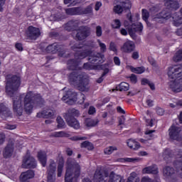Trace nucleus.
<instances>
[{
  "label": "nucleus",
  "mask_w": 182,
  "mask_h": 182,
  "mask_svg": "<svg viewBox=\"0 0 182 182\" xmlns=\"http://www.w3.org/2000/svg\"><path fill=\"white\" fill-rule=\"evenodd\" d=\"M142 173L143 174H159V167L156 164H152L151 166L144 168Z\"/></svg>",
  "instance_id": "24"
},
{
  "label": "nucleus",
  "mask_w": 182,
  "mask_h": 182,
  "mask_svg": "<svg viewBox=\"0 0 182 182\" xmlns=\"http://www.w3.org/2000/svg\"><path fill=\"white\" fill-rule=\"evenodd\" d=\"M120 5H116L113 8V12L117 15L123 14V11H128L132 8L130 0H119Z\"/></svg>",
  "instance_id": "13"
},
{
  "label": "nucleus",
  "mask_w": 182,
  "mask_h": 182,
  "mask_svg": "<svg viewBox=\"0 0 182 182\" xmlns=\"http://www.w3.org/2000/svg\"><path fill=\"white\" fill-rule=\"evenodd\" d=\"M100 69L102 70H103V73L102 74V76H105L107 75V73H109V64L108 63H105V64H102L100 65Z\"/></svg>",
  "instance_id": "43"
},
{
  "label": "nucleus",
  "mask_w": 182,
  "mask_h": 182,
  "mask_svg": "<svg viewBox=\"0 0 182 182\" xmlns=\"http://www.w3.org/2000/svg\"><path fill=\"white\" fill-rule=\"evenodd\" d=\"M56 122L58 123V129H65L66 127V123H65V121L63 119H62V117L58 116L56 119Z\"/></svg>",
  "instance_id": "41"
},
{
  "label": "nucleus",
  "mask_w": 182,
  "mask_h": 182,
  "mask_svg": "<svg viewBox=\"0 0 182 182\" xmlns=\"http://www.w3.org/2000/svg\"><path fill=\"white\" fill-rule=\"evenodd\" d=\"M114 63L116 66H120L122 62L120 61V58L117 56L114 57Z\"/></svg>",
  "instance_id": "61"
},
{
  "label": "nucleus",
  "mask_w": 182,
  "mask_h": 182,
  "mask_svg": "<svg viewBox=\"0 0 182 182\" xmlns=\"http://www.w3.org/2000/svg\"><path fill=\"white\" fill-rule=\"evenodd\" d=\"M48 175L55 176V173H56V162L55 160L50 159V164L48 168H47Z\"/></svg>",
  "instance_id": "26"
},
{
  "label": "nucleus",
  "mask_w": 182,
  "mask_h": 182,
  "mask_svg": "<svg viewBox=\"0 0 182 182\" xmlns=\"http://www.w3.org/2000/svg\"><path fill=\"white\" fill-rule=\"evenodd\" d=\"M129 69L132 73H136V75H141V73L146 72V68L143 66L134 68L133 65H130Z\"/></svg>",
  "instance_id": "31"
},
{
  "label": "nucleus",
  "mask_w": 182,
  "mask_h": 182,
  "mask_svg": "<svg viewBox=\"0 0 182 182\" xmlns=\"http://www.w3.org/2000/svg\"><path fill=\"white\" fill-rule=\"evenodd\" d=\"M63 167H65V160L63 158H60L58 160V164L57 166V176L62 177V173H63Z\"/></svg>",
  "instance_id": "27"
},
{
  "label": "nucleus",
  "mask_w": 182,
  "mask_h": 182,
  "mask_svg": "<svg viewBox=\"0 0 182 182\" xmlns=\"http://www.w3.org/2000/svg\"><path fill=\"white\" fill-rule=\"evenodd\" d=\"M89 14H93V8L92 6H87L85 9L80 7V15H89Z\"/></svg>",
  "instance_id": "37"
},
{
  "label": "nucleus",
  "mask_w": 182,
  "mask_h": 182,
  "mask_svg": "<svg viewBox=\"0 0 182 182\" xmlns=\"http://www.w3.org/2000/svg\"><path fill=\"white\" fill-rule=\"evenodd\" d=\"M141 182H153V179L150 178L147 176H144L141 180Z\"/></svg>",
  "instance_id": "64"
},
{
  "label": "nucleus",
  "mask_w": 182,
  "mask_h": 182,
  "mask_svg": "<svg viewBox=\"0 0 182 182\" xmlns=\"http://www.w3.org/2000/svg\"><path fill=\"white\" fill-rule=\"evenodd\" d=\"M171 18V12L167 10H163L152 16L153 22L156 23H166Z\"/></svg>",
  "instance_id": "11"
},
{
  "label": "nucleus",
  "mask_w": 182,
  "mask_h": 182,
  "mask_svg": "<svg viewBox=\"0 0 182 182\" xmlns=\"http://www.w3.org/2000/svg\"><path fill=\"white\" fill-rule=\"evenodd\" d=\"M46 51L47 53H58V56H63L65 55V46L60 43H54L46 47Z\"/></svg>",
  "instance_id": "10"
},
{
  "label": "nucleus",
  "mask_w": 182,
  "mask_h": 182,
  "mask_svg": "<svg viewBox=\"0 0 182 182\" xmlns=\"http://www.w3.org/2000/svg\"><path fill=\"white\" fill-rule=\"evenodd\" d=\"M21 77L18 75H12L8 79L6 85V93L8 96L13 97V111L16 116H22L23 113V107H22V97L17 96L16 98L15 92H18V90L21 87Z\"/></svg>",
  "instance_id": "2"
},
{
  "label": "nucleus",
  "mask_w": 182,
  "mask_h": 182,
  "mask_svg": "<svg viewBox=\"0 0 182 182\" xmlns=\"http://www.w3.org/2000/svg\"><path fill=\"white\" fill-rule=\"evenodd\" d=\"M164 176L165 177L166 181H177V174H176V170H174V168L173 167L166 166L164 168Z\"/></svg>",
  "instance_id": "15"
},
{
  "label": "nucleus",
  "mask_w": 182,
  "mask_h": 182,
  "mask_svg": "<svg viewBox=\"0 0 182 182\" xmlns=\"http://www.w3.org/2000/svg\"><path fill=\"white\" fill-rule=\"evenodd\" d=\"M37 157L38 161L41 163L43 167H46V163H48V155L44 151H39L37 153Z\"/></svg>",
  "instance_id": "23"
},
{
  "label": "nucleus",
  "mask_w": 182,
  "mask_h": 182,
  "mask_svg": "<svg viewBox=\"0 0 182 182\" xmlns=\"http://www.w3.org/2000/svg\"><path fill=\"white\" fill-rule=\"evenodd\" d=\"M98 123V120L92 119L90 118H87L85 120V124L87 127H95L97 126Z\"/></svg>",
  "instance_id": "34"
},
{
  "label": "nucleus",
  "mask_w": 182,
  "mask_h": 182,
  "mask_svg": "<svg viewBox=\"0 0 182 182\" xmlns=\"http://www.w3.org/2000/svg\"><path fill=\"white\" fill-rule=\"evenodd\" d=\"M56 178L55 175H48L47 176V182H55Z\"/></svg>",
  "instance_id": "57"
},
{
  "label": "nucleus",
  "mask_w": 182,
  "mask_h": 182,
  "mask_svg": "<svg viewBox=\"0 0 182 182\" xmlns=\"http://www.w3.org/2000/svg\"><path fill=\"white\" fill-rule=\"evenodd\" d=\"M168 132L171 141H181V127L173 124L168 129Z\"/></svg>",
  "instance_id": "8"
},
{
  "label": "nucleus",
  "mask_w": 182,
  "mask_h": 182,
  "mask_svg": "<svg viewBox=\"0 0 182 182\" xmlns=\"http://www.w3.org/2000/svg\"><path fill=\"white\" fill-rule=\"evenodd\" d=\"M5 139H6L5 134L0 133V146L1 144H4V143H5Z\"/></svg>",
  "instance_id": "62"
},
{
  "label": "nucleus",
  "mask_w": 182,
  "mask_h": 182,
  "mask_svg": "<svg viewBox=\"0 0 182 182\" xmlns=\"http://www.w3.org/2000/svg\"><path fill=\"white\" fill-rule=\"evenodd\" d=\"M80 58H71L67 61L68 70H72L73 72L75 70H82V67L79 66L80 65Z\"/></svg>",
  "instance_id": "16"
},
{
  "label": "nucleus",
  "mask_w": 182,
  "mask_h": 182,
  "mask_svg": "<svg viewBox=\"0 0 182 182\" xmlns=\"http://www.w3.org/2000/svg\"><path fill=\"white\" fill-rule=\"evenodd\" d=\"M8 113V107L4 105V103L0 104V114H6Z\"/></svg>",
  "instance_id": "49"
},
{
  "label": "nucleus",
  "mask_w": 182,
  "mask_h": 182,
  "mask_svg": "<svg viewBox=\"0 0 182 182\" xmlns=\"http://www.w3.org/2000/svg\"><path fill=\"white\" fill-rule=\"evenodd\" d=\"M129 89V85L127 82H122L119 85L117 86V90L119 92H127Z\"/></svg>",
  "instance_id": "36"
},
{
  "label": "nucleus",
  "mask_w": 182,
  "mask_h": 182,
  "mask_svg": "<svg viewBox=\"0 0 182 182\" xmlns=\"http://www.w3.org/2000/svg\"><path fill=\"white\" fill-rule=\"evenodd\" d=\"M135 49L136 44L132 41H126L122 47V50H123L124 53H132V52H134Z\"/></svg>",
  "instance_id": "20"
},
{
  "label": "nucleus",
  "mask_w": 182,
  "mask_h": 182,
  "mask_svg": "<svg viewBox=\"0 0 182 182\" xmlns=\"http://www.w3.org/2000/svg\"><path fill=\"white\" fill-rule=\"evenodd\" d=\"M22 167L23 168H36V160L31 156H26L23 159Z\"/></svg>",
  "instance_id": "17"
},
{
  "label": "nucleus",
  "mask_w": 182,
  "mask_h": 182,
  "mask_svg": "<svg viewBox=\"0 0 182 182\" xmlns=\"http://www.w3.org/2000/svg\"><path fill=\"white\" fill-rule=\"evenodd\" d=\"M14 146H15V144L12 141L7 144L3 151V156L4 159H10V157H12V154H14Z\"/></svg>",
  "instance_id": "19"
},
{
  "label": "nucleus",
  "mask_w": 182,
  "mask_h": 182,
  "mask_svg": "<svg viewBox=\"0 0 182 182\" xmlns=\"http://www.w3.org/2000/svg\"><path fill=\"white\" fill-rule=\"evenodd\" d=\"M131 58L134 60H137V59H139V58H140V54L139 53V51H134L132 54Z\"/></svg>",
  "instance_id": "56"
},
{
  "label": "nucleus",
  "mask_w": 182,
  "mask_h": 182,
  "mask_svg": "<svg viewBox=\"0 0 182 182\" xmlns=\"http://www.w3.org/2000/svg\"><path fill=\"white\" fill-rule=\"evenodd\" d=\"M130 81L136 85L137 83V76L134 74H132L131 76L129 77Z\"/></svg>",
  "instance_id": "59"
},
{
  "label": "nucleus",
  "mask_w": 182,
  "mask_h": 182,
  "mask_svg": "<svg viewBox=\"0 0 182 182\" xmlns=\"http://www.w3.org/2000/svg\"><path fill=\"white\" fill-rule=\"evenodd\" d=\"M168 79L182 80V65H173L168 68Z\"/></svg>",
  "instance_id": "9"
},
{
  "label": "nucleus",
  "mask_w": 182,
  "mask_h": 182,
  "mask_svg": "<svg viewBox=\"0 0 182 182\" xmlns=\"http://www.w3.org/2000/svg\"><path fill=\"white\" fill-rule=\"evenodd\" d=\"M41 36V30L39 28L33 26H29L26 31V37L30 41H36Z\"/></svg>",
  "instance_id": "14"
},
{
  "label": "nucleus",
  "mask_w": 182,
  "mask_h": 182,
  "mask_svg": "<svg viewBox=\"0 0 182 182\" xmlns=\"http://www.w3.org/2000/svg\"><path fill=\"white\" fill-rule=\"evenodd\" d=\"M94 180H95L96 182H101L105 180V178L103 177V173H102V170L97 169L95 171V173L94 174Z\"/></svg>",
  "instance_id": "32"
},
{
  "label": "nucleus",
  "mask_w": 182,
  "mask_h": 182,
  "mask_svg": "<svg viewBox=\"0 0 182 182\" xmlns=\"http://www.w3.org/2000/svg\"><path fill=\"white\" fill-rule=\"evenodd\" d=\"M65 175V182H77L80 177V165L73 159H68Z\"/></svg>",
  "instance_id": "4"
},
{
  "label": "nucleus",
  "mask_w": 182,
  "mask_h": 182,
  "mask_svg": "<svg viewBox=\"0 0 182 182\" xmlns=\"http://www.w3.org/2000/svg\"><path fill=\"white\" fill-rule=\"evenodd\" d=\"M86 46H87L86 44H74L71 46V49L75 52L74 54L75 58L86 59L87 58L88 62L83 64L81 67L82 70H94L105 62V54L86 49Z\"/></svg>",
  "instance_id": "1"
},
{
  "label": "nucleus",
  "mask_w": 182,
  "mask_h": 182,
  "mask_svg": "<svg viewBox=\"0 0 182 182\" xmlns=\"http://www.w3.org/2000/svg\"><path fill=\"white\" fill-rule=\"evenodd\" d=\"M127 182H139V180L136 178L135 172H132L127 178Z\"/></svg>",
  "instance_id": "45"
},
{
  "label": "nucleus",
  "mask_w": 182,
  "mask_h": 182,
  "mask_svg": "<svg viewBox=\"0 0 182 182\" xmlns=\"http://www.w3.org/2000/svg\"><path fill=\"white\" fill-rule=\"evenodd\" d=\"M164 1L165 6L168 9H171V11H177L180 8V4L176 0H164Z\"/></svg>",
  "instance_id": "21"
},
{
  "label": "nucleus",
  "mask_w": 182,
  "mask_h": 182,
  "mask_svg": "<svg viewBox=\"0 0 182 182\" xmlns=\"http://www.w3.org/2000/svg\"><path fill=\"white\" fill-rule=\"evenodd\" d=\"M96 113V108L93 106H90L88 109V114H95Z\"/></svg>",
  "instance_id": "63"
},
{
  "label": "nucleus",
  "mask_w": 182,
  "mask_h": 182,
  "mask_svg": "<svg viewBox=\"0 0 182 182\" xmlns=\"http://www.w3.org/2000/svg\"><path fill=\"white\" fill-rule=\"evenodd\" d=\"M173 59V62H181V60H182V50L181 49L176 51Z\"/></svg>",
  "instance_id": "42"
},
{
  "label": "nucleus",
  "mask_w": 182,
  "mask_h": 182,
  "mask_svg": "<svg viewBox=\"0 0 182 182\" xmlns=\"http://www.w3.org/2000/svg\"><path fill=\"white\" fill-rule=\"evenodd\" d=\"M50 38H53L54 39H59L60 34L56 31H52L49 33Z\"/></svg>",
  "instance_id": "53"
},
{
  "label": "nucleus",
  "mask_w": 182,
  "mask_h": 182,
  "mask_svg": "<svg viewBox=\"0 0 182 182\" xmlns=\"http://www.w3.org/2000/svg\"><path fill=\"white\" fill-rule=\"evenodd\" d=\"M173 21V24L174 26H179L182 23V16H180L179 13H175L172 16Z\"/></svg>",
  "instance_id": "30"
},
{
  "label": "nucleus",
  "mask_w": 182,
  "mask_h": 182,
  "mask_svg": "<svg viewBox=\"0 0 182 182\" xmlns=\"http://www.w3.org/2000/svg\"><path fill=\"white\" fill-rule=\"evenodd\" d=\"M97 43L99 44V46L100 48V51L102 53V55H103V53H105V52H106V50H107V48L106 47V44H105L104 43L100 42V40L98 39L97 40Z\"/></svg>",
  "instance_id": "46"
},
{
  "label": "nucleus",
  "mask_w": 182,
  "mask_h": 182,
  "mask_svg": "<svg viewBox=\"0 0 182 182\" xmlns=\"http://www.w3.org/2000/svg\"><path fill=\"white\" fill-rule=\"evenodd\" d=\"M43 103V97L38 93L28 91L24 97V110L27 114H31L35 106H41Z\"/></svg>",
  "instance_id": "5"
},
{
  "label": "nucleus",
  "mask_w": 182,
  "mask_h": 182,
  "mask_svg": "<svg viewBox=\"0 0 182 182\" xmlns=\"http://www.w3.org/2000/svg\"><path fill=\"white\" fill-rule=\"evenodd\" d=\"M134 29L135 30V32H139V33H141L143 32V23H139L135 25Z\"/></svg>",
  "instance_id": "50"
},
{
  "label": "nucleus",
  "mask_w": 182,
  "mask_h": 182,
  "mask_svg": "<svg viewBox=\"0 0 182 182\" xmlns=\"http://www.w3.org/2000/svg\"><path fill=\"white\" fill-rule=\"evenodd\" d=\"M81 147L83 149H87V150H93L95 149V146H93V144L89 141H85L81 143Z\"/></svg>",
  "instance_id": "40"
},
{
  "label": "nucleus",
  "mask_w": 182,
  "mask_h": 182,
  "mask_svg": "<svg viewBox=\"0 0 182 182\" xmlns=\"http://www.w3.org/2000/svg\"><path fill=\"white\" fill-rule=\"evenodd\" d=\"M173 156H174V152L173 151V150L170 149L169 148H166L164 149L163 153V157L164 160L172 159Z\"/></svg>",
  "instance_id": "33"
},
{
  "label": "nucleus",
  "mask_w": 182,
  "mask_h": 182,
  "mask_svg": "<svg viewBox=\"0 0 182 182\" xmlns=\"http://www.w3.org/2000/svg\"><path fill=\"white\" fill-rule=\"evenodd\" d=\"M111 26L113 29H120V27L122 26V22L119 19H114V23H112Z\"/></svg>",
  "instance_id": "44"
},
{
  "label": "nucleus",
  "mask_w": 182,
  "mask_h": 182,
  "mask_svg": "<svg viewBox=\"0 0 182 182\" xmlns=\"http://www.w3.org/2000/svg\"><path fill=\"white\" fill-rule=\"evenodd\" d=\"M64 5H76L77 4V0H64Z\"/></svg>",
  "instance_id": "54"
},
{
  "label": "nucleus",
  "mask_w": 182,
  "mask_h": 182,
  "mask_svg": "<svg viewBox=\"0 0 182 182\" xmlns=\"http://www.w3.org/2000/svg\"><path fill=\"white\" fill-rule=\"evenodd\" d=\"M64 29L68 32H73L72 36L75 41H85L90 36V27L87 26H80L79 27V21L71 20L64 24Z\"/></svg>",
  "instance_id": "3"
},
{
  "label": "nucleus",
  "mask_w": 182,
  "mask_h": 182,
  "mask_svg": "<svg viewBox=\"0 0 182 182\" xmlns=\"http://www.w3.org/2000/svg\"><path fill=\"white\" fill-rule=\"evenodd\" d=\"M170 89L174 93H180L182 92V80H171L168 83Z\"/></svg>",
  "instance_id": "18"
},
{
  "label": "nucleus",
  "mask_w": 182,
  "mask_h": 182,
  "mask_svg": "<svg viewBox=\"0 0 182 182\" xmlns=\"http://www.w3.org/2000/svg\"><path fill=\"white\" fill-rule=\"evenodd\" d=\"M65 14L71 16H73L75 15H80V7L66 9Z\"/></svg>",
  "instance_id": "28"
},
{
  "label": "nucleus",
  "mask_w": 182,
  "mask_h": 182,
  "mask_svg": "<svg viewBox=\"0 0 182 182\" xmlns=\"http://www.w3.org/2000/svg\"><path fill=\"white\" fill-rule=\"evenodd\" d=\"M124 26L131 38L136 37V31L134 30V27H133V25H125Z\"/></svg>",
  "instance_id": "38"
},
{
  "label": "nucleus",
  "mask_w": 182,
  "mask_h": 182,
  "mask_svg": "<svg viewBox=\"0 0 182 182\" xmlns=\"http://www.w3.org/2000/svg\"><path fill=\"white\" fill-rule=\"evenodd\" d=\"M173 166L176 168L178 177L182 178V154L181 155L179 160H176L173 162Z\"/></svg>",
  "instance_id": "25"
},
{
  "label": "nucleus",
  "mask_w": 182,
  "mask_h": 182,
  "mask_svg": "<svg viewBox=\"0 0 182 182\" xmlns=\"http://www.w3.org/2000/svg\"><path fill=\"white\" fill-rule=\"evenodd\" d=\"M46 113H48V112L46 111H42L41 112H38L36 114V117H38L39 119H46Z\"/></svg>",
  "instance_id": "55"
},
{
  "label": "nucleus",
  "mask_w": 182,
  "mask_h": 182,
  "mask_svg": "<svg viewBox=\"0 0 182 182\" xmlns=\"http://www.w3.org/2000/svg\"><path fill=\"white\" fill-rule=\"evenodd\" d=\"M149 18H150V13L147 9H142V19L146 21L147 26H151V24L149 22Z\"/></svg>",
  "instance_id": "35"
},
{
  "label": "nucleus",
  "mask_w": 182,
  "mask_h": 182,
  "mask_svg": "<svg viewBox=\"0 0 182 182\" xmlns=\"http://www.w3.org/2000/svg\"><path fill=\"white\" fill-rule=\"evenodd\" d=\"M33 177H35V171H33V170H28L21 173L20 181L21 182H26L28 181V180L33 178Z\"/></svg>",
  "instance_id": "22"
},
{
  "label": "nucleus",
  "mask_w": 182,
  "mask_h": 182,
  "mask_svg": "<svg viewBox=\"0 0 182 182\" xmlns=\"http://www.w3.org/2000/svg\"><path fill=\"white\" fill-rule=\"evenodd\" d=\"M156 114H159V116H163V114H164V109L158 107H156Z\"/></svg>",
  "instance_id": "60"
},
{
  "label": "nucleus",
  "mask_w": 182,
  "mask_h": 182,
  "mask_svg": "<svg viewBox=\"0 0 182 182\" xmlns=\"http://www.w3.org/2000/svg\"><path fill=\"white\" fill-rule=\"evenodd\" d=\"M15 48L19 52H22L23 50V46H22V43H16L15 44Z\"/></svg>",
  "instance_id": "58"
},
{
  "label": "nucleus",
  "mask_w": 182,
  "mask_h": 182,
  "mask_svg": "<svg viewBox=\"0 0 182 182\" xmlns=\"http://www.w3.org/2000/svg\"><path fill=\"white\" fill-rule=\"evenodd\" d=\"M109 50H111L112 52H114V53L117 55V46H116V43H114V42L113 41L110 42Z\"/></svg>",
  "instance_id": "47"
},
{
  "label": "nucleus",
  "mask_w": 182,
  "mask_h": 182,
  "mask_svg": "<svg viewBox=\"0 0 182 182\" xmlns=\"http://www.w3.org/2000/svg\"><path fill=\"white\" fill-rule=\"evenodd\" d=\"M102 34L103 31H102V26H97L96 27V36H97V38H100V36H102Z\"/></svg>",
  "instance_id": "52"
},
{
  "label": "nucleus",
  "mask_w": 182,
  "mask_h": 182,
  "mask_svg": "<svg viewBox=\"0 0 182 182\" xmlns=\"http://www.w3.org/2000/svg\"><path fill=\"white\" fill-rule=\"evenodd\" d=\"M128 147L132 150H139L140 143L136 141L134 139H129L127 142Z\"/></svg>",
  "instance_id": "29"
},
{
  "label": "nucleus",
  "mask_w": 182,
  "mask_h": 182,
  "mask_svg": "<svg viewBox=\"0 0 182 182\" xmlns=\"http://www.w3.org/2000/svg\"><path fill=\"white\" fill-rule=\"evenodd\" d=\"M87 137L86 136H74L70 138V140L73 141H79V140H86Z\"/></svg>",
  "instance_id": "51"
},
{
  "label": "nucleus",
  "mask_w": 182,
  "mask_h": 182,
  "mask_svg": "<svg viewBox=\"0 0 182 182\" xmlns=\"http://www.w3.org/2000/svg\"><path fill=\"white\" fill-rule=\"evenodd\" d=\"M62 100L67 103V105L72 106V105H75L77 102V93L70 90H68L64 92Z\"/></svg>",
  "instance_id": "12"
},
{
  "label": "nucleus",
  "mask_w": 182,
  "mask_h": 182,
  "mask_svg": "<svg viewBox=\"0 0 182 182\" xmlns=\"http://www.w3.org/2000/svg\"><path fill=\"white\" fill-rule=\"evenodd\" d=\"M53 137H70V134L65 132V131H60L55 132L53 134Z\"/></svg>",
  "instance_id": "39"
},
{
  "label": "nucleus",
  "mask_w": 182,
  "mask_h": 182,
  "mask_svg": "<svg viewBox=\"0 0 182 182\" xmlns=\"http://www.w3.org/2000/svg\"><path fill=\"white\" fill-rule=\"evenodd\" d=\"M80 112L75 108H70L67 112L64 114L63 117L70 127H73L75 130L80 129V123L76 117H79Z\"/></svg>",
  "instance_id": "7"
},
{
  "label": "nucleus",
  "mask_w": 182,
  "mask_h": 182,
  "mask_svg": "<svg viewBox=\"0 0 182 182\" xmlns=\"http://www.w3.org/2000/svg\"><path fill=\"white\" fill-rule=\"evenodd\" d=\"M114 150H117V148L114 146H109L104 150L105 154H112Z\"/></svg>",
  "instance_id": "48"
},
{
  "label": "nucleus",
  "mask_w": 182,
  "mask_h": 182,
  "mask_svg": "<svg viewBox=\"0 0 182 182\" xmlns=\"http://www.w3.org/2000/svg\"><path fill=\"white\" fill-rule=\"evenodd\" d=\"M68 79L70 85L76 86L80 92H85L89 85V80L85 78L83 75L80 74L77 71H73L68 75Z\"/></svg>",
  "instance_id": "6"
}]
</instances>
